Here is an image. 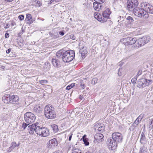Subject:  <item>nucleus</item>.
Here are the masks:
<instances>
[{"label": "nucleus", "mask_w": 153, "mask_h": 153, "mask_svg": "<svg viewBox=\"0 0 153 153\" xmlns=\"http://www.w3.org/2000/svg\"><path fill=\"white\" fill-rule=\"evenodd\" d=\"M52 62L53 65L56 68H59L61 66L60 63L59 61L56 59L53 58Z\"/></svg>", "instance_id": "16"}, {"label": "nucleus", "mask_w": 153, "mask_h": 153, "mask_svg": "<svg viewBox=\"0 0 153 153\" xmlns=\"http://www.w3.org/2000/svg\"><path fill=\"white\" fill-rule=\"evenodd\" d=\"M105 16V19H106V18L108 19H109V16L111 14V12L110 11V10L109 8H107L102 13Z\"/></svg>", "instance_id": "21"}, {"label": "nucleus", "mask_w": 153, "mask_h": 153, "mask_svg": "<svg viewBox=\"0 0 153 153\" xmlns=\"http://www.w3.org/2000/svg\"><path fill=\"white\" fill-rule=\"evenodd\" d=\"M72 153H82L81 150L77 148H75L73 146L72 152Z\"/></svg>", "instance_id": "29"}, {"label": "nucleus", "mask_w": 153, "mask_h": 153, "mask_svg": "<svg viewBox=\"0 0 153 153\" xmlns=\"http://www.w3.org/2000/svg\"><path fill=\"white\" fill-rule=\"evenodd\" d=\"M85 135H84V136H83L82 137L83 141L84 142V143L85 144V145L86 146H88L89 145V143L86 140V139L85 138Z\"/></svg>", "instance_id": "33"}, {"label": "nucleus", "mask_w": 153, "mask_h": 153, "mask_svg": "<svg viewBox=\"0 0 153 153\" xmlns=\"http://www.w3.org/2000/svg\"><path fill=\"white\" fill-rule=\"evenodd\" d=\"M9 36V34L8 33H6L5 34V37L7 38H8Z\"/></svg>", "instance_id": "53"}, {"label": "nucleus", "mask_w": 153, "mask_h": 153, "mask_svg": "<svg viewBox=\"0 0 153 153\" xmlns=\"http://www.w3.org/2000/svg\"><path fill=\"white\" fill-rule=\"evenodd\" d=\"M65 62H69L72 61L75 58H61Z\"/></svg>", "instance_id": "27"}, {"label": "nucleus", "mask_w": 153, "mask_h": 153, "mask_svg": "<svg viewBox=\"0 0 153 153\" xmlns=\"http://www.w3.org/2000/svg\"><path fill=\"white\" fill-rule=\"evenodd\" d=\"M146 137L145 136L143 132H142L141 135L140 140V142L142 143H143V141L145 140Z\"/></svg>", "instance_id": "30"}, {"label": "nucleus", "mask_w": 153, "mask_h": 153, "mask_svg": "<svg viewBox=\"0 0 153 153\" xmlns=\"http://www.w3.org/2000/svg\"><path fill=\"white\" fill-rule=\"evenodd\" d=\"M95 1L100 4H101L105 1V0H94Z\"/></svg>", "instance_id": "42"}, {"label": "nucleus", "mask_w": 153, "mask_h": 153, "mask_svg": "<svg viewBox=\"0 0 153 153\" xmlns=\"http://www.w3.org/2000/svg\"><path fill=\"white\" fill-rule=\"evenodd\" d=\"M150 5L146 3H143L142 4V8H135L134 10V13L136 16L140 18L147 19L149 17V15L147 11Z\"/></svg>", "instance_id": "2"}, {"label": "nucleus", "mask_w": 153, "mask_h": 153, "mask_svg": "<svg viewBox=\"0 0 153 153\" xmlns=\"http://www.w3.org/2000/svg\"><path fill=\"white\" fill-rule=\"evenodd\" d=\"M11 147L12 149H14L16 147H18L19 145L16 144V143L13 142L11 144Z\"/></svg>", "instance_id": "39"}, {"label": "nucleus", "mask_w": 153, "mask_h": 153, "mask_svg": "<svg viewBox=\"0 0 153 153\" xmlns=\"http://www.w3.org/2000/svg\"><path fill=\"white\" fill-rule=\"evenodd\" d=\"M153 123V120H152V121H151V124H152V123Z\"/></svg>", "instance_id": "62"}, {"label": "nucleus", "mask_w": 153, "mask_h": 153, "mask_svg": "<svg viewBox=\"0 0 153 153\" xmlns=\"http://www.w3.org/2000/svg\"><path fill=\"white\" fill-rule=\"evenodd\" d=\"M81 87L82 88L84 89L85 87V85L84 84L83 82H81L80 84Z\"/></svg>", "instance_id": "46"}, {"label": "nucleus", "mask_w": 153, "mask_h": 153, "mask_svg": "<svg viewBox=\"0 0 153 153\" xmlns=\"http://www.w3.org/2000/svg\"><path fill=\"white\" fill-rule=\"evenodd\" d=\"M147 152L143 147L141 148L140 149L139 153H147Z\"/></svg>", "instance_id": "38"}, {"label": "nucleus", "mask_w": 153, "mask_h": 153, "mask_svg": "<svg viewBox=\"0 0 153 153\" xmlns=\"http://www.w3.org/2000/svg\"><path fill=\"white\" fill-rule=\"evenodd\" d=\"M11 51V49L10 48H9V49L6 50V52L7 53H9Z\"/></svg>", "instance_id": "56"}, {"label": "nucleus", "mask_w": 153, "mask_h": 153, "mask_svg": "<svg viewBox=\"0 0 153 153\" xmlns=\"http://www.w3.org/2000/svg\"><path fill=\"white\" fill-rule=\"evenodd\" d=\"M44 114L46 117L49 119H53L56 117V112L54 108L50 105L45 107Z\"/></svg>", "instance_id": "3"}, {"label": "nucleus", "mask_w": 153, "mask_h": 153, "mask_svg": "<svg viewBox=\"0 0 153 153\" xmlns=\"http://www.w3.org/2000/svg\"><path fill=\"white\" fill-rule=\"evenodd\" d=\"M81 56H86V55L87 54V51L86 50L85 51H81Z\"/></svg>", "instance_id": "37"}, {"label": "nucleus", "mask_w": 153, "mask_h": 153, "mask_svg": "<svg viewBox=\"0 0 153 153\" xmlns=\"http://www.w3.org/2000/svg\"><path fill=\"white\" fill-rule=\"evenodd\" d=\"M147 13L148 14V13L153 14V6L150 5L149 10H148V11H147Z\"/></svg>", "instance_id": "32"}, {"label": "nucleus", "mask_w": 153, "mask_h": 153, "mask_svg": "<svg viewBox=\"0 0 153 153\" xmlns=\"http://www.w3.org/2000/svg\"><path fill=\"white\" fill-rule=\"evenodd\" d=\"M85 153H91L90 152H86Z\"/></svg>", "instance_id": "63"}, {"label": "nucleus", "mask_w": 153, "mask_h": 153, "mask_svg": "<svg viewBox=\"0 0 153 153\" xmlns=\"http://www.w3.org/2000/svg\"><path fill=\"white\" fill-rule=\"evenodd\" d=\"M37 126V123L30 125L28 126V129L29 132L30 134H33L34 131H35V129Z\"/></svg>", "instance_id": "12"}, {"label": "nucleus", "mask_w": 153, "mask_h": 153, "mask_svg": "<svg viewBox=\"0 0 153 153\" xmlns=\"http://www.w3.org/2000/svg\"><path fill=\"white\" fill-rule=\"evenodd\" d=\"M152 82L151 80L145 79H141L138 80L137 82L138 87L139 88H144L149 85Z\"/></svg>", "instance_id": "6"}, {"label": "nucleus", "mask_w": 153, "mask_h": 153, "mask_svg": "<svg viewBox=\"0 0 153 153\" xmlns=\"http://www.w3.org/2000/svg\"><path fill=\"white\" fill-rule=\"evenodd\" d=\"M33 110L36 112L39 113L41 111V108L40 106L36 105L34 107Z\"/></svg>", "instance_id": "28"}, {"label": "nucleus", "mask_w": 153, "mask_h": 153, "mask_svg": "<svg viewBox=\"0 0 153 153\" xmlns=\"http://www.w3.org/2000/svg\"><path fill=\"white\" fill-rule=\"evenodd\" d=\"M36 119V117L34 114L30 112H28L24 114V119L29 124L33 123Z\"/></svg>", "instance_id": "4"}, {"label": "nucleus", "mask_w": 153, "mask_h": 153, "mask_svg": "<svg viewBox=\"0 0 153 153\" xmlns=\"http://www.w3.org/2000/svg\"><path fill=\"white\" fill-rule=\"evenodd\" d=\"M46 66V64H45V65H44V68H45V69H47V70L48 69V67H46L45 66Z\"/></svg>", "instance_id": "60"}, {"label": "nucleus", "mask_w": 153, "mask_h": 153, "mask_svg": "<svg viewBox=\"0 0 153 153\" xmlns=\"http://www.w3.org/2000/svg\"><path fill=\"white\" fill-rule=\"evenodd\" d=\"M64 55V56H65V57H74L75 53L74 51L70 50L65 52Z\"/></svg>", "instance_id": "10"}, {"label": "nucleus", "mask_w": 153, "mask_h": 153, "mask_svg": "<svg viewBox=\"0 0 153 153\" xmlns=\"http://www.w3.org/2000/svg\"><path fill=\"white\" fill-rule=\"evenodd\" d=\"M94 16L96 19L102 23L105 22L108 19L106 18V19H105V16L102 14L101 15L98 13L95 12L94 13Z\"/></svg>", "instance_id": "7"}, {"label": "nucleus", "mask_w": 153, "mask_h": 153, "mask_svg": "<svg viewBox=\"0 0 153 153\" xmlns=\"http://www.w3.org/2000/svg\"><path fill=\"white\" fill-rule=\"evenodd\" d=\"M139 123L136 120L134 121L131 126L129 128L131 131H133L135 129V128L139 124Z\"/></svg>", "instance_id": "24"}, {"label": "nucleus", "mask_w": 153, "mask_h": 153, "mask_svg": "<svg viewBox=\"0 0 153 153\" xmlns=\"http://www.w3.org/2000/svg\"><path fill=\"white\" fill-rule=\"evenodd\" d=\"M13 25V24H12V25Z\"/></svg>", "instance_id": "64"}, {"label": "nucleus", "mask_w": 153, "mask_h": 153, "mask_svg": "<svg viewBox=\"0 0 153 153\" xmlns=\"http://www.w3.org/2000/svg\"><path fill=\"white\" fill-rule=\"evenodd\" d=\"M139 39L140 40L142 43L143 44V45L149 42L150 40V38L149 36H144L143 38H140Z\"/></svg>", "instance_id": "20"}, {"label": "nucleus", "mask_w": 153, "mask_h": 153, "mask_svg": "<svg viewBox=\"0 0 153 153\" xmlns=\"http://www.w3.org/2000/svg\"><path fill=\"white\" fill-rule=\"evenodd\" d=\"M42 128L39 126V123H37V126L36 129H35V132L38 135H40L41 134V133L42 132Z\"/></svg>", "instance_id": "22"}, {"label": "nucleus", "mask_w": 153, "mask_h": 153, "mask_svg": "<svg viewBox=\"0 0 153 153\" xmlns=\"http://www.w3.org/2000/svg\"><path fill=\"white\" fill-rule=\"evenodd\" d=\"M136 38L127 37L123 39L124 44L125 45H131L134 44L136 42Z\"/></svg>", "instance_id": "8"}, {"label": "nucleus", "mask_w": 153, "mask_h": 153, "mask_svg": "<svg viewBox=\"0 0 153 153\" xmlns=\"http://www.w3.org/2000/svg\"><path fill=\"white\" fill-rule=\"evenodd\" d=\"M11 103L18 101L19 100L18 96L16 95H13L11 96Z\"/></svg>", "instance_id": "23"}, {"label": "nucleus", "mask_w": 153, "mask_h": 153, "mask_svg": "<svg viewBox=\"0 0 153 153\" xmlns=\"http://www.w3.org/2000/svg\"><path fill=\"white\" fill-rule=\"evenodd\" d=\"M59 33L62 36H63L64 34V33L63 31H60L59 32Z\"/></svg>", "instance_id": "54"}, {"label": "nucleus", "mask_w": 153, "mask_h": 153, "mask_svg": "<svg viewBox=\"0 0 153 153\" xmlns=\"http://www.w3.org/2000/svg\"><path fill=\"white\" fill-rule=\"evenodd\" d=\"M51 127L54 131H55L57 128V126L55 125L51 126Z\"/></svg>", "instance_id": "45"}, {"label": "nucleus", "mask_w": 153, "mask_h": 153, "mask_svg": "<svg viewBox=\"0 0 153 153\" xmlns=\"http://www.w3.org/2000/svg\"><path fill=\"white\" fill-rule=\"evenodd\" d=\"M63 50L61 49L58 51L56 53V56L58 57H65L64 56V53H63Z\"/></svg>", "instance_id": "25"}, {"label": "nucleus", "mask_w": 153, "mask_h": 153, "mask_svg": "<svg viewBox=\"0 0 153 153\" xmlns=\"http://www.w3.org/2000/svg\"><path fill=\"white\" fill-rule=\"evenodd\" d=\"M104 136L103 135L100 133L96 134L94 136L95 140L97 142H100L102 141Z\"/></svg>", "instance_id": "13"}, {"label": "nucleus", "mask_w": 153, "mask_h": 153, "mask_svg": "<svg viewBox=\"0 0 153 153\" xmlns=\"http://www.w3.org/2000/svg\"><path fill=\"white\" fill-rule=\"evenodd\" d=\"M73 134L72 133H71L69 135V137L68 140L69 141H70L71 140V138L72 137Z\"/></svg>", "instance_id": "48"}, {"label": "nucleus", "mask_w": 153, "mask_h": 153, "mask_svg": "<svg viewBox=\"0 0 153 153\" xmlns=\"http://www.w3.org/2000/svg\"><path fill=\"white\" fill-rule=\"evenodd\" d=\"M25 20L29 24H31L34 21V20L32 18V16L30 14H27Z\"/></svg>", "instance_id": "17"}, {"label": "nucleus", "mask_w": 153, "mask_h": 153, "mask_svg": "<svg viewBox=\"0 0 153 153\" xmlns=\"http://www.w3.org/2000/svg\"><path fill=\"white\" fill-rule=\"evenodd\" d=\"M42 132L41 133L40 136L43 137H46L49 135V131L45 128L43 127L42 128Z\"/></svg>", "instance_id": "19"}, {"label": "nucleus", "mask_w": 153, "mask_h": 153, "mask_svg": "<svg viewBox=\"0 0 153 153\" xmlns=\"http://www.w3.org/2000/svg\"><path fill=\"white\" fill-rule=\"evenodd\" d=\"M9 24L8 23L6 24V26H5L4 27L5 28H8L9 27Z\"/></svg>", "instance_id": "57"}, {"label": "nucleus", "mask_w": 153, "mask_h": 153, "mask_svg": "<svg viewBox=\"0 0 153 153\" xmlns=\"http://www.w3.org/2000/svg\"><path fill=\"white\" fill-rule=\"evenodd\" d=\"M13 149H12V148H11V147L10 146L9 148V149L8 150V151L9 152H10L13 150Z\"/></svg>", "instance_id": "55"}, {"label": "nucleus", "mask_w": 153, "mask_h": 153, "mask_svg": "<svg viewBox=\"0 0 153 153\" xmlns=\"http://www.w3.org/2000/svg\"><path fill=\"white\" fill-rule=\"evenodd\" d=\"M144 115V114H141L136 119V121H138L139 123L140 122L141 120L143 118Z\"/></svg>", "instance_id": "31"}, {"label": "nucleus", "mask_w": 153, "mask_h": 153, "mask_svg": "<svg viewBox=\"0 0 153 153\" xmlns=\"http://www.w3.org/2000/svg\"><path fill=\"white\" fill-rule=\"evenodd\" d=\"M95 129L98 131L102 132L105 129V126L102 124H97L95 125Z\"/></svg>", "instance_id": "14"}, {"label": "nucleus", "mask_w": 153, "mask_h": 153, "mask_svg": "<svg viewBox=\"0 0 153 153\" xmlns=\"http://www.w3.org/2000/svg\"><path fill=\"white\" fill-rule=\"evenodd\" d=\"M58 143L56 139L54 138L50 140L48 143V147L50 149L53 148L58 145Z\"/></svg>", "instance_id": "9"}, {"label": "nucleus", "mask_w": 153, "mask_h": 153, "mask_svg": "<svg viewBox=\"0 0 153 153\" xmlns=\"http://www.w3.org/2000/svg\"><path fill=\"white\" fill-rule=\"evenodd\" d=\"M2 100L6 103H11V96L9 94H5L2 97Z\"/></svg>", "instance_id": "11"}, {"label": "nucleus", "mask_w": 153, "mask_h": 153, "mask_svg": "<svg viewBox=\"0 0 153 153\" xmlns=\"http://www.w3.org/2000/svg\"><path fill=\"white\" fill-rule=\"evenodd\" d=\"M138 3L137 0H128L127 4V7L129 10L133 11L135 8H139L136 7L138 5Z\"/></svg>", "instance_id": "5"}, {"label": "nucleus", "mask_w": 153, "mask_h": 153, "mask_svg": "<svg viewBox=\"0 0 153 153\" xmlns=\"http://www.w3.org/2000/svg\"><path fill=\"white\" fill-rule=\"evenodd\" d=\"M133 44L132 47L135 49H137L143 45V44L142 43L139 39L137 40L136 39V42Z\"/></svg>", "instance_id": "15"}, {"label": "nucleus", "mask_w": 153, "mask_h": 153, "mask_svg": "<svg viewBox=\"0 0 153 153\" xmlns=\"http://www.w3.org/2000/svg\"><path fill=\"white\" fill-rule=\"evenodd\" d=\"M36 5L37 7H39L41 4V3L39 1H37L36 2Z\"/></svg>", "instance_id": "47"}, {"label": "nucleus", "mask_w": 153, "mask_h": 153, "mask_svg": "<svg viewBox=\"0 0 153 153\" xmlns=\"http://www.w3.org/2000/svg\"><path fill=\"white\" fill-rule=\"evenodd\" d=\"M118 18V20L117 22L119 23L124 21V17L123 16H119Z\"/></svg>", "instance_id": "36"}, {"label": "nucleus", "mask_w": 153, "mask_h": 153, "mask_svg": "<svg viewBox=\"0 0 153 153\" xmlns=\"http://www.w3.org/2000/svg\"><path fill=\"white\" fill-rule=\"evenodd\" d=\"M56 35H54L53 33H51L50 35L52 37L53 39H55L56 38H58L59 37V35L57 33H56Z\"/></svg>", "instance_id": "35"}, {"label": "nucleus", "mask_w": 153, "mask_h": 153, "mask_svg": "<svg viewBox=\"0 0 153 153\" xmlns=\"http://www.w3.org/2000/svg\"><path fill=\"white\" fill-rule=\"evenodd\" d=\"M94 9L95 10L99 11L102 8V5L97 2H94L93 4Z\"/></svg>", "instance_id": "18"}, {"label": "nucleus", "mask_w": 153, "mask_h": 153, "mask_svg": "<svg viewBox=\"0 0 153 153\" xmlns=\"http://www.w3.org/2000/svg\"><path fill=\"white\" fill-rule=\"evenodd\" d=\"M40 83L42 84L43 85L44 84H47L48 83V82L46 80H42L39 81Z\"/></svg>", "instance_id": "40"}, {"label": "nucleus", "mask_w": 153, "mask_h": 153, "mask_svg": "<svg viewBox=\"0 0 153 153\" xmlns=\"http://www.w3.org/2000/svg\"><path fill=\"white\" fill-rule=\"evenodd\" d=\"M24 16L23 15H21L18 16L19 19L21 21H22L24 20Z\"/></svg>", "instance_id": "44"}, {"label": "nucleus", "mask_w": 153, "mask_h": 153, "mask_svg": "<svg viewBox=\"0 0 153 153\" xmlns=\"http://www.w3.org/2000/svg\"><path fill=\"white\" fill-rule=\"evenodd\" d=\"M97 79L96 78H94L92 80V82H94V83H96L97 82Z\"/></svg>", "instance_id": "51"}, {"label": "nucleus", "mask_w": 153, "mask_h": 153, "mask_svg": "<svg viewBox=\"0 0 153 153\" xmlns=\"http://www.w3.org/2000/svg\"><path fill=\"white\" fill-rule=\"evenodd\" d=\"M60 0H51L50 2L51 3H52L53 1H55L56 2H58Z\"/></svg>", "instance_id": "52"}, {"label": "nucleus", "mask_w": 153, "mask_h": 153, "mask_svg": "<svg viewBox=\"0 0 153 153\" xmlns=\"http://www.w3.org/2000/svg\"><path fill=\"white\" fill-rule=\"evenodd\" d=\"M140 52H138L137 53H136L135 54L137 55Z\"/></svg>", "instance_id": "61"}, {"label": "nucleus", "mask_w": 153, "mask_h": 153, "mask_svg": "<svg viewBox=\"0 0 153 153\" xmlns=\"http://www.w3.org/2000/svg\"><path fill=\"white\" fill-rule=\"evenodd\" d=\"M79 98L81 100H82V99L84 98V97H83V96L80 95L79 96Z\"/></svg>", "instance_id": "58"}, {"label": "nucleus", "mask_w": 153, "mask_h": 153, "mask_svg": "<svg viewBox=\"0 0 153 153\" xmlns=\"http://www.w3.org/2000/svg\"><path fill=\"white\" fill-rule=\"evenodd\" d=\"M137 79V76H135L134 78H133L131 80V82L133 84L136 83V81Z\"/></svg>", "instance_id": "41"}, {"label": "nucleus", "mask_w": 153, "mask_h": 153, "mask_svg": "<svg viewBox=\"0 0 153 153\" xmlns=\"http://www.w3.org/2000/svg\"><path fill=\"white\" fill-rule=\"evenodd\" d=\"M142 71L141 70H139L138 71L136 76H139L140 75H141V74H142Z\"/></svg>", "instance_id": "49"}, {"label": "nucleus", "mask_w": 153, "mask_h": 153, "mask_svg": "<svg viewBox=\"0 0 153 153\" xmlns=\"http://www.w3.org/2000/svg\"><path fill=\"white\" fill-rule=\"evenodd\" d=\"M112 136V138L108 139L106 142L110 149L114 150L117 147V144L122 142L123 137L122 134L118 132L113 133Z\"/></svg>", "instance_id": "1"}, {"label": "nucleus", "mask_w": 153, "mask_h": 153, "mask_svg": "<svg viewBox=\"0 0 153 153\" xmlns=\"http://www.w3.org/2000/svg\"><path fill=\"white\" fill-rule=\"evenodd\" d=\"M122 70V68H121V69H119V70L118 71V74L119 76H121V73L120 72V71H121Z\"/></svg>", "instance_id": "50"}, {"label": "nucleus", "mask_w": 153, "mask_h": 153, "mask_svg": "<svg viewBox=\"0 0 153 153\" xmlns=\"http://www.w3.org/2000/svg\"><path fill=\"white\" fill-rule=\"evenodd\" d=\"M75 85V83H72L70 85H69L66 87V89L69 90Z\"/></svg>", "instance_id": "34"}, {"label": "nucleus", "mask_w": 153, "mask_h": 153, "mask_svg": "<svg viewBox=\"0 0 153 153\" xmlns=\"http://www.w3.org/2000/svg\"><path fill=\"white\" fill-rule=\"evenodd\" d=\"M29 124H27L25 123H24L22 125V127L23 128V129H25V128L27 127V126Z\"/></svg>", "instance_id": "43"}, {"label": "nucleus", "mask_w": 153, "mask_h": 153, "mask_svg": "<svg viewBox=\"0 0 153 153\" xmlns=\"http://www.w3.org/2000/svg\"><path fill=\"white\" fill-rule=\"evenodd\" d=\"M126 19L127 20V22L128 23L129 25H128V26H126V27H129L131 26V25H130V24L133 22L134 20L130 16H128L126 18Z\"/></svg>", "instance_id": "26"}, {"label": "nucleus", "mask_w": 153, "mask_h": 153, "mask_svg": "<svg viewBox=\"0 0 153 153\" xmlns=\"http://www.w3.org/2000/svg\"><path fill=\"white\" fill-rule=\"evenodd\" d=\"M5 1L8 2H11L13 1L14 0H4Z\"/></svg>", "instance_id": "59"}]
</instances>
